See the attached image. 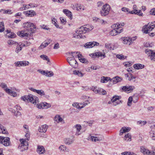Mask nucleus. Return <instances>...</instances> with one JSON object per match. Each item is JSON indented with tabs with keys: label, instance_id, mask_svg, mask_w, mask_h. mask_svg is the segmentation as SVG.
Returning a JSON list of instances; mask_svg holds the SVG:
<instances>
[{
	"label": "nucleus",
	"instance_id": "obj_1",
	"mask_svg": "<svg viewBox=\"0 0 155 155\" xmlns=\"http://www.w3.org/2000/svg\"><path fill=\"white\" fill-rule=\"evenodd\" d=\"M23 26L25 28L23 31H19L17 33L18 35L20 37L28 36V35H30L31 33H33L35 28V26L31 22H25L23 24Z\"/></svg>",
	"mask_w": 155,
	"mask_h": 155
},
{
	"label": "nucleus",
	"instance_id": "obj_2",
	"mask_svg": "<svg viewBox=\"0 0 155 155\" xmlns=\"http://www.w3.org/2000/svg\"><path fill=\"white\" fill-rule=\"evenodd\" d=\"M93 28V26L91 25H87L81 27L76 32L78 35H75L74 37L76 38H83L82 34L86 33L91 31Z\"/></svg>",
	"mask_w": 155,
	"mask_h": 155
},
{
	"label": "nucleus",
	"instance_id": "obj_3",
	"mask_svg": "<svg viewBox=\"0 0 155 155\" xmlns=\"http://www.w3.org/2000/svg\"><path fill=\"white\" fill-rule=\"evenodd\" d=\"M124 24L123 23L121 25L119 23L113 25L112 27L114 29L110 32V35L112 36H115L121 32L123 31L121 26H123Z\"/></svg>",
	"mask_w": 155,
	"mask_h": 155
},
{
	"label": "nucleus",
	"instance_id": "obj_4",
	"mask_svg": "<svg viewBox=\"0 0 155 155\" xmlns=\"http://www.w3.org/2000/svg\"><path fill=\"white\" fill-rule=\"evenodd\" d=\"M21 99L25 102L29 101L33 104L36 103L38 100V97L31 94L21 97Z\"/></svg>",
	"mask_w": 155,
	"mask_h": 155
},
{
	"label": "nucleus",
	"instance_id": "obj_5",
	"mask_svg": "<svg viewBox=\"0 0 155 155\" xmlns=\"http://www.w3.org/2000/svg\"><path fill=\"white\" fill-rule=\"evenodd\" d=\"M21 143L19 144L18 149L21 151H23L28 149V143L27 141L24 139L20 140Z\"/></svg>",
	"mask_w": 155,
	"mask_h": 155
},
{
	"label": "nucleus",
	"instance_id": "obj_6",
	"mask_svg": "<svg viewBox=\"0 0 155 155\" xmlns=\"http://www.w3.org/2000/svg\"><path fill=\"white\" fill-rule=\"evenodd\" d=\"M110 9V6L109 5L105 4L103 5L102 7V9L100 11L101 16H105L109 14Z\"/></svg>",
	"mask_w": 155,
	"mask_h": 155
},
{
	"label": "nucleus",
	"instance_id": "obj_7",
	"mask_svg": "<svg viewBox=\"0 0 155 155\" xmlns=\"http://www.w3.org/2000/svg\"><path fill=\"white\" fill-rule=\"evenodd\" d=\"M67 60L69 64L74 68H75L77 66L78 63L74 59V56H73V57H68L67 59Z\"/></svg>",
	"mask_w": 155,
	"mask_h": 155
},
{
	"label": "nucleus",
	"instance_id": "obj_8",
	"mask_svg": "<svg viewBox=\"0 0 155 155\" xmlns=\"http://www.w3.org/2000/svg\"><path fill=\"white\" fill-rule=\"evenodd\" d=\"M140 151L144 155H155V153L153 151H150L145 148L143 146L140 147Z\"/></svg>",
	"mask_w": 155,
	"mask_h": 155
},
{
	"label": "nucleus",
	"instance_id": "obj_9",
	"mask_svg": "<svg viewBox=\"0 0 155 155\" xmlns=\"http://www.w3.org/2000/svg\"><path fill=\"white\" fill-rule=\"evenodd\" d=\"M1 138V141L0 143L3 144L5 146H8L10 145L11 142L10 140V138L8 137H2Z\"/></svg>",
	"mask_w": 155,
	"mask_h": 155
},
{
	"label": "nucleus",
	"instance_id": "obj_10",
	"mask_svg": "<svg viewBox=\"0 0 155 155\" xmlns=\"http://www.w3.org/2000/svg\"><path fill=\"white\" fill-rule=\"evenodd\" d=\"M99 43L96 41L90 42L86 43L84 45V47L86 48H91L95 46H98Z\"/></svg>",
	"mask_w": 155,
	"mask_h": 155
},
{
	"label": "nucleus",
	"instance_id": "obj_11",
	"mask_svg": "<svg viewBox=\"0 0 155 155\" xmlns=\"http://www.w3.org/2000/svg\"><path fill=\"white\" fill-rule=\"evenodd\" d=\"M150 23H148L147 25L144 26L143 28V31L145 34L149 33L148 31H150L153 30V28L151 27Z\"/></svg>",
	"mask_w": 155,
	"mask_h": 155
},
{
	"label": "nucleus",
	"instance_id": "obj_12",
	"mask_svg": "<svg viewBox=\"0 0 155 155\" xmlns=\"http://www.w3.org/2000/svg\"><path fill=\"white\" fill-rule=\"evenodd\" d=\"M138 100L137 96H134L132 97H130L128 99L127 102V105L129 106H130V104L131 103L132 101H133L134 102H135L137 101Z\"/></svg>",
	"mask_w": 155,
	"mask_h": 155
},
{
	"label": "nucleus",
	"instance_id": "obj_13",
	"mask_svg": "<svg viewBox=\"0 0 155 155\" xmlns=\"http://www.w3.org/2000/svg\"><path fill=\"white\" fill-rule=\"evenodd\" d=\"M37 151L39 154L44 153L45 152V150L42 146L38 145L37 149Z\"/></svg>",
	"mask_w": 155,
	"mask_h": 155
},
{
	"label": "nucleus",
	"instance_id": "obj_14",
	"mask_svg": "<svg viewBox=\"0 0 155 155\" xmlns=\"http://www.w3.org/2000/svg\"><path fill=\"white\" fill-rule=\"evenodd\" d=\"M122 39L123 40V43L125 44L130 45L133 43L132 39L129 37H124Z\"/></svg>",
	"mask_w": 155,
	"mask_h": 155
},
{
	"label": "nucleus",
	"instance_id": "obj_15",
	"mask_svg": "<svg viewBox=\"0 0 155 155\" xmlns=\"http://www.w3.org/2000/svg\"><path fill=\"white\" fill-rule=\"evenodd\" d=\"M42 74L45 75L46 76L51 77L54 75V73L51 71H40Z\"/></svg>",
	"mask_w": 155,
	"mask_h": 155
},
{
	"label": "nucleus",
	"instance_id": "obj_16",
	"mask_svg": "<svg viewBox=\"0 0 155 155\" xmlns=\"http://www.w3.org/2000/svg\"><path fill=\"white\" fill-rule=\"evenodd\" d=\"M29 89L31 91L36 92L38 94L41 95V96H43L45 95V93L42 90H37L36 89H35L33 87H31L29 88Z\"/></svg>",
	"mask_w": 155,
	"mask_h": 155
},
{
	"label": "nucleus",
	"instance_id": "obj_17",
	"mask_svg": "<svg viewBox=\"0 0 155 155\" xmlns=\"http://www.w3.org/2000/svg\"><path fill=\"white\" fill-rule=\"evenodd\" d=\"M48 127V126L47 125H43L40 127L38 130L40 132L45 133Z\"/></svg>",
	"mask_w": 155,
	"mask_h": 155
},
{
	"label": "nucleus",
	"instance_id": "obj_18",
	"mask_svg": "<svg viewBox=\"0 0 155 155\" xmlns=\"http://www.w3.org/2000/svg\"><path fill=\"white\" fill-rule=\"evenodd\" d=\"M25 13L26 16L29 17H32L36 15L35 12L33 10L28 11Z\"/></svg>",
	"mask_w": 155,
	"mask_h": 155
},
{
	"label": "nucleus",
	"instance_id": "obj_19",
	"mask_svg": "<svg viewBox=\"0 0 155 155\" xmlns=\"http://www.w3.org/2000/svg\"><path fill=\"white\" fill-rule=\"evenodd\" d=\"M130 128H126L125 127H122L120 130L119 135H121L124 133L129 132L130 130Z\"/></svg>",
	"mask_w": 155,
	"mask_h": 155
},
{
	"label": "nucleus",
	"instance_id": "obj_20",
	"mask_svg": "<svg viewBox=\"0 0 155 155\" xmlns=\"http://www.w3.org/2000/svg\"><path fill=\"white\" fill-rule=\"evenodd\" d=\"M5 91L9 94L13 96L14 97H16L17 94L15 92L12 91L11 90L8 88H6L5 90Z\"/></svg>",
	"mask_w": 155,
	"mask_h": 155
},
{
	"label": "nucleus",
	"instance_id": "obj_21",
	"mask_svg": "<svg viewBox=\"0 0 155 155\" xmlns=\"http://www.w3.org/2000/svg\"><path fill=\"white\" fill-rule=\"evenodd\" d=\"M73 127L76 129L77 131L76 133V135H79L81 134V133H80V130L81 129V126L80 125L77 124L74 126Z\"/></svg>",
	"mask_w": 155,
	"mask_h": 155
},
{
	"label": "nucleus",
	"instance_id": "obj_22",
	"mask_svg": "<svg viewBox=\"0 0 155 155\" xmlns=\"http://www.w3.org/2000/svg\"><path fill=\"white\" fill-rule=\"evenodd\" d=\"M0 133L5 134L8 133L5 128L4 127L1 123H0Z\"/></svg>",
	"mask_w": 155,
	"mask_h": 155
},
{
	"label": "nucleus",
	"instance_id": "obj_23",
	"mask_svg": "<svg viewBox=\"0 0 155 155\" xmlns=\"http://www.w3.org/2000/svg\"><path fill=\"white\" fill-rule=\"evenodd\" d=\"M63 12L68 16L70 19H72V15L71 12L67 9H64L63 10Z\"/></svg>",
	"mask_w": 155,
	"mask_h": 155
},
{
	"label": "nucleus",
	"instance_id": "obj_24",
	"mask_svg": "<svg viewBox=\"0 0 155 155\" xmlns=\"http://www.w3.org/2000/svg\"><path fill=\"white\" fill-rule=\"evenodd\" d=\"M120 96H116L114 97L113 98L111 99V102L113 103V105L114 106H116L117 105V103L116 102V101L117 100H119L120 99Z\"/></svg>",
	"mask_w": 155,
	"mask_h": 155
},
{
	"label": "nucleus",
	"instance_id": "obj_25",
	"mask_svg": "<svg viewBox=\"0 0 155 155\" xmlns=\"http://www.w3.org/2000/svg\"><path fill=\"white\" fill-rule=\"evenodd\" d=\"M59 149L61 151L69 152V150L66 146L63 145H61L59 147Z\"/></svg>",
	"mask_w": 155,
	"mask_h": 155
},
{
	"label": "nucleus",
	"instance_id": "obj_26",
	"mask_svg": "<svg viewBox=\"0 0 155 155\" xmlns=\"http://www.w3.org/2000/svg\"><path fill=\"white\" fill-rule=\"evenodd\" d=\"M54 120L58 123L62 122L63 120V119L59 115H56L55 116Z\"/></svg>",
	"mask_w": 155,
	"mask_h": 155
},
{
	"label": "nucleus",
	"instance_id": "obj_27",
	"mask_svg": "<svg viewBox=\"0 0 155 155\" xmlns=\"http://www.w3.org/2000/svg\"><path fill=\"white\" fill-rule=\"evenodd\" d=\"M40 57L43 59L44 60H45L47 61V64L50 65V60L49 59L48 57L45 55H41L40 56Z\"/></svg>",
	"mask_w": 155,
	"mask_h": 155
},
{
	"label": "nucleus",
	"instance_id": "obj_28",
	"mask_svg": "<svg viewBox=\"0 0 155 155\" xmlns=\"http://www.w3.org/2000/svg\"><path fill=\"white\" fill-rule=\"evenodd\" d=\"M74 140L73 139L68 138L64 139V142L65 144L70 145L72 143Z\"/></svg>",
	"mask_w": 155,
	"mask_h": 155
},
{
	"label": "nucleus",
	"instance_id": "obj_29",
	"mask_svg": "<svg viewBox=\"0 0 155 155\" xmlns=\"http://www.w3.org/2000/svg\"><path fill=\"white\" fill-rule=\"evenodd\" d=\"M134 67L135 69H139L143 68L144 65L139 64H136L134 65Z\"/></svg>",
	"mask_w": 155,
	"mask_h": 155
},
{
	"label": "nucleus",
	"instance_id": "obj_30",
	"mask_svg": "<svg viewBox=\"0 0 155 155\" xmlns=\"http://www.w3.org/2000/svg\"><path fill=\"white\" fill-rule=\"evenodd\" d=\"M129 13H130L131 14H135L136 15H137L140 16H142L143 15V13L141 12V11L140 10H139L138 11V12H136L135 11L133 10L132 11L128 12Z\"/></svg>",
	"mask_w": 155,
	"mask_h": 155
},
{
	"label": "nucleus",
	"instance_id": "obj_31",
	"mask_svg": "<svg viewBox=\"0 0 155 155\" xmlns=\"http://www.w3.org/2000/svg\"><path fill=\"white\" fill-rule=\"evenodd\" d=\"M131 136L129 133L126 134L124 137V140L127 141H130L131 140Z\"/></svg>",
	"mask_w": 155,
	"mask_h": 155
},
{
	"label": "nucleus",
	"instance_id": "obj_32",
	"mask_svg": "<svg viewBox=\"0 0 155 155\" xmlns=\"http://www.w3.org/2000/svg\"><path fill=\"white\" fill-rule=\"evenodd\" d=\"M106 91L102 89H98L97 91V93L99 94L105 95L106 94Z\"/></svg>",
	"mask_w": 155,
	"mask_h": 155
},
{
	"label": "nucleus",
	"instance_id": "obj_33",
	"mask_svg": "<svg viewBox=\"0 0 155 155\" xmlns=\"http://www.w3.org/2000/svg\"><path fill=\"white\" fill-rule=\"evenodd\" d=\"M7 32L8 37L11 38H13L15 37L16 36L15 34L13 33L10 32L9 30H7Z\"/></svg>",
	"mask_w": 155,
	"mask_h": 155
},
{
	"label": "nucleus",
	"instance_id": "obj_34",
	"mask_svg": "<svg viewBox=\"0 0 155 155\" xmlns=\"http://www.w3.org/2000/svg\"><path fill=\"white\" fill-rule=\"evenodd\" d=\"M73 74H74L77 75L79 77H82L84 74L82 73L81 71L76 70L73 71Z\"/></svg>",
	"mask_w": 155,
	"mask_h": 155
},
{
	"label": "nucleus",
	"instance_id": "obj_35",
	"mask_svg": "<svg viewBox=\"0 0 155 155\" xmlns=\"http://www.w3.org/2000/svg\"><path fill=\"white\" fill-rule=\"evenodd\" d=\"M145 51V53L150 57V55H151L153 52L152 50L148 49H146Z\"/></svg>",
	"mask_w": 155,
	"mask_h": 155
},
{
	"label": "nucleus",
	"instance_id": "obj_36",
	"mask_svg": "<svg viewBox=\"0 0 155 155\" xmlns=\"http://www.w3.org/2000/svg\"><path fill=\"white\" fill-rule=\"evenodd\" d=\"M50 43V42H43L41 44V45L39 47V49H42V48H45L46 46H47Z\"/></svg>",
	"mask_w": 155,
	"mask_h": 155
},
{
	"label": "nucleus",
	"instance_id": "obj_37",
	"mask_svg": "<svg viewBox=\"0 0 155 155\" xmlns=\"http://www.w3.org/2000/svg\"><path fill=\"white\" fill-rule=\"evenodd\" d=\"M150 137L153 140H155V132L153 130H151L150 132Z\"/></svg>",
	"mask_w": 155,
	"mask_h": 155
},
{
	"label": "nucleus",
	"instance_id": "obj_38",
	"mask_svg": "<svg viewBox=\"0 0 155 155\" xmlns=\"http://www.w3.org/2000/svg\"><path fill=\"white\" fill-rule=\"evenodd\" d=\"M96 57H102L103 56V58H104L105 57V54H104V53H103L101 52H96Z\"/></svg>",
	"mask_w": 155,
	"mask_h": 155
},
{
	"label": "nucleus",
	"instance_id": "obj_39",
	"mask_svg": "<svg viewBox=\"0 0 155 155\" xmlns=\"http://www.w3.org/2000/svg\"><path fill=\"white\" fill-rule=\"evenodd\" d=\"M4 23L3 21L0 22V32L3 31L5 30Z\"/></svg>",
	"mask_w": 155,
	"mask_h": 155
},
{
	"label": "nucleus",
	"instance_id": "obj_40",
	"mask_svg": "<svg viewBox=\"0 0 155 155\" xmlns=\"http://www.w3.org/2000/svg\"><path fill=\"white\" fill-rule=\"evenodd\" d=\"M136 78V77L133 76L132 74H130V77L128 78V80L130 81H132L133 82H135V79Z\"/></svg>",
	"mask_w": 155,
	"mask_h": 155
},
{
	"label": "nucleus",
	"instance_id": "obj_41",
	"mask_svg": "<svg viewBox=\"0 0 155 155\" xmlns=\"http://www.w3.org/2000/svg\"><path fill=\"white\" fill-rule=\"evenodd\" d=\"M110 79V78L108 77L105 78L104 77H101V82L103 83H105L106 81H108Z\"/></svg>",
	"mask_w": 155,
	"mask_h": 155
},
{
	"label": "nucleus",
	"instance_id": "obj_42",
	"mask_svg": "<svg viewBox=\"0 0 155 155\" xmlns=\"http://www.w3.org/2000/svg\"><path fill=\"white\" fill-rule=\"evenodd\" d=\"M127 87V92L129 93L132 91L135 88L133 86H128Z\"/></svg>",
	"mask_w": 155,
	"mask_h": 155
},
{
	"label": "nucleus",
	"instance_id": "obj_43",
	"mask_svg": "<svg viewBox=\"0 0 155 155\" xmlns=\"http://www.w3.org/2000/svg\"><path fill=\"white\" fill-rule=\"evenodd\" d=\"M29 62L28 61H21V66H25L28 65Z\"/></svg>",
	"mask_w": 155,
	"mask_h": 155
},
{
	"label": "nucleus",
	"instance_id": "obj_44",
	"mask_svg": "<svg viewBox=\"0 0 155 155\" xmlns=\"http://www.w3.org/2000/svg\"><path fill=\"white\" fill-rule=\"evenodd\" d=\"M45 103H46V102H44L43 103H41L40 105H38V108H45L46 104Z\"/></svg>",
	"mask_w": 155,
	"mask_h": 155
},
{
	"label": "nucleus",
	"instance_id": "obj_45",
	"mask_svg": "<svg viewBox=\"0 0 155 155\" xmlns=\"http://www.w3.org/2000/svg\"><path fill=\"white\" fill-rule=\"evenodd\" d=\"M19 46H17L15 50V52L17 53H18L22 49V47H21V44L20 45L19 44H18Z\"/></svg>",
	"mask_w": 155,
	"mask_h": 155
},
{
	"label": "nucleus",
	"instance_id": "obj_46",
	"mask_svg": "<svg viewBox=\"0 0 155 155\" xmlns=\"http://www.w3.org/2000/svg\"><path fill=\"white\" fill-rule=\"evenodd\" d=\"M144 45L146 47H152L153 45L152 43L150 44L149 42H147L144 44Z\"/></svg>",
	"mask_w": 155,
	"mask_h": 155
},
{
	"label": "nucleus",
	"instance_id": "obj_47",
	"mask_svg": "<svg viewBox=\"0 0 155 155\" xmlns=\"http://www.w3.org/2000/svg\"><path fill=\"white\" fill-rule=\"evenodd\" d=\"M77 5L78 6H77V10H83L84 9V7L83 6L81 5Z\"/></svg>",
	"mask_w": 155,
	"mask_h": 155
},
{
	"label": "nucleus",
	"instance_id": "obj_48",
	"mask_svg": "<svg viewBox=\"0 0 155 155\" xmlns=\"http://www.w3.org/2000/svg\"><path fill=\"white\" fill-rule=\"evenodd\" d=\"M150 58L151 60L155 61V52H153L152 54L150 55Z\"/></svg>",
	"mask_w": 155,
	"mask_h": 155
},
{
	"label": "nucleus",
	"instance_id": "obj_49",
	"mask_svg": "<svg viewBox=\"0 0 155 155\" xmlns=\"http://www.w3.org/2000/svg\"><path fill=\"white\" fill-rule=\"evenodd\" d=\"M91 138L92 141L96 142L97 141H100V140L98 139L97 137H95L93 136L91 137Z\"/></svg>",
	"mask_w": 155,
	"mask_h": 155
},
{
	"label": "nucleus",
	"instance_id": "obj_50",
	"mask_svg": "<svg viewBox=\"0 0 155 155\" xmlns=\"http://www.w3.org/2000/svg\"><path fill=\"white\" fill-rule=\"evenodd\" d=\"M128 86H124L121 87V91L127 92Z\"/></svg>",
	"mask_w": 155,
	"mask_h": 155
},
{
	"label": "nucleus",
	"instance_id": "obj_51",
	"mask_svg": "<svg viewBox=\"0 0 155 155\" xmlns=\"http://www.w3.org/2000/svg\"><path fill=\"white\" fill-rule=\"evenodd\" d=\"M137 124H141V126H143L145 125L147 123V122L146 121H138L137 122Z\"/></svg>",
	"mask_w": 155,
	"mask_h": 155
},
{
	"label": "nucleus",
	"instance_id": "obj_52",
	"mask_svg": "<svg viewBox=\"0 0 155 155\" xmlns=\"http://www.w3.org/2000/svg\"><path fill=\"white\" fill-rule=\"evenodd\" d=\"M150 13L151 15H155V8L151 9L150 12Z\"/></svg>",
	"mask_w": 155,
	"mask_h": 155
},
{
	"label": "nucleus",
	"instance_id": "obj_53",
	"mask_svg": "<svg viewBox=\"0 0 155 155\" xmlns=\"http://www.w3.org/2000/svg\"><path fill=\"white\" fill-rule=\"evenodd\" d=\"M17 42H14L12 40H9L8 41L7 43L9 45H12L14 44H16Z\"/></svg>",
	"mask_w": 155,
	"mask_h": 155
},
{
	"label": "nucleus",
	"instance_id": "obj_54",
	"mask_svg": "<svg viewBox=\"0 0 155 155\" xmlns=\"http://www.w3.org/2000/svg\"><path fill=\"white\" fill-rule=\"evenodd\" d=\"M41 27L42 28L45 29L46 30H48L50 29V28L48 27V26L44 25H41Z\"/></svg>",
	"mask_w": 155,
	"mask_h": 155
},
{
	"label": "nucleus",
	"instance_id": "obj_55",
	"mask_svg": "<svg viewBox=\"0 0 155 155\" xmlns=\"http://www.w3.org/2000/svg\"><path fill=\"white\" fill-rule=\"evenodd\" d=\"M117 57L119 59H124V56L123 55L120 54V55H119L118 54L117 55Z\"/></svg>",
	"mask_w": 155,
	"mask_h": 155
},
{
	"label": "nucleus",
	"instance_id": "obj_56",
	"mask_svg": "<svg viewBox=\"0 0 155 155\" xmlns=\"http://www.w3.org/2000/svg\"><path fill=\"white\" fill-rule=\"evenodd\" d=\"M115 79L117 81V82L121 81L122 80V78L121 77H120L118 76L115 77Z\"/></svg>",
	"mask_w": 155,
	"mask_h": 155
},
{
	"label": "nucleus",
	"instance_id": "obj_57",
	"mask_svg": "<svg viewBox=\"0 0 155 155\" xmlns=\"http://www.w3.org/2000/svg\"><path fill=\"white\" fill-rule=\"evenodd\" d=\"M4 13L8 14H11L12 13V11L11 10H6L4 11Z\"/></svg>",
	"mask_w": 155,
	"mask_h": 155
},
{
	"label": "nucleus",
	"instance_id": "obj_58",
	"mask_svg": "<svg viewBox=\"0 0 155 155\" xmlns=\"http://www.w3.org/2000/svg\"><path fill=\"white\" fill-rule=\"evenodd\" d=\"M124 66L127 67H129L131 65V63L129 62H124L123 64Z\"/></svg>",
	"mask_w": 155,
	"mask_h": 155
},
{
	"label": "nucleus",
	"instance_id": "obj_59",
	"mask_svg": "<svg viewBox=\"0 0 155 155\" xmlns=\"http://www.w3.org/2000/svg\"><path fill=\"white\" fill-rule=\"evenodd\" d=\"M60 19L62 23H63L64 24L66 23V19L64 18L63 17H61L60 18Z\"/></svg>",
	"mask_w": 155,
	"mask_h": 155
},
{
	"label": "nucleus",
	"instance_id": "obj_60",
	"mask_svg": "<svg viewBox=\"0 0 155 155\" xmlns=\"http://www.w3.org/2000/svg\"><path fill=\"white\" fill-rule=\"evenodd\" d=\"M59 44L58 43H57L55 44L53 48L54 49H58L59 48Z\"/></svg>",
	"mask_w": 155,
	"mask_h": 155
},
{
	"label": "nucleus",
	"instance_id": "obj_61",
	"mask_svg": "<svg viewBox=\"0 0 155 155\" xmlns=\"http://www.w3.org/2000/svg\"><path fill=\"white\" fill-rule=\"evenodd\" d=\"M105 48H106L109 49L111 50L112 48L110 46V45L108 44H105Z\"/></svg>",
	"mask_w": 155,
	"mask_h": 155
},
{
	"label": "nucleus",
	"instance_id": "obj_62",
	"mask_svg": "<svg viewBox=\"0 0 155 155\" xmlns=\"http://www.w3.org/2000/svg\"><path fill=\"white\" fill-rule=\"evenodd\" d=\"M15 65L16 67H21V61H18L15 63Z\"/></svg>",
	"mask_w": 155,
	"mask_h": 155
},
{
	"label": "nucleus",
	"instance_id": "obj_63",
	"mask_svg": "<svg viewBox=\"0 0 155 155\" xmlns=\"http://www.w3.org/2000/svg\"><path fill=\"white\" fill-rule=\"evenodd\" d=\"M79 60L81 62L83 63H86L87 61L85 58H81L80 59H79Z\"/></svg>",
	"mask_w": 155,
	"mask_h": 155
},
{
	"label": "nucleus",
	"instance_id": "obj_64",
	"mask_svg": "<svg viewBox=\"0 0 155 155\" xmlns=\"http://www.w3.org/2000/svg\"><path fill=\"white\" fill-rule=\"evenodd\" d=\"M150 25L151 27L153 28V29L154 28H155V21H153V22H151L150 23Z\"/></svg>",
	"mask_w": 155,
	"mask_h": 155
}]
</instances>
